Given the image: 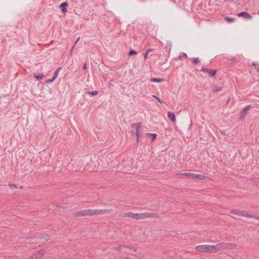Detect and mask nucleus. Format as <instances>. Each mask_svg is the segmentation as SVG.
<instances>
[{
    "mask_svg": "<svg viewBox=\"0 0 259 259\" xmlns=\"http://www.w3.org/2000/svg\"><path fill=\"white\" fill-rule=\"evenodd\" d=\"M147 135L149 136L152 137V141H154L156 139V138L157 137V135L156 134L147 133Z\"/></svg>",
    "mask_w": 259,
    "mask_h": 259,
    "instance_id": "17",
    "label": "nucleus"
},
{
    "mask_svg": "<svg viewBox=\"0 0 259 259\" xmlns=\"http://www.w3.org/2000/svg\"><path fill=\"white\" fill-rule=\"evenodd\" d=\"M54 80V79H53V78H52V79H47V80H46V83H50V82H53Z\"/></svg>",
    "mask_w": 259,
    "mask_h": 259,
    "instance_id": "25",
    "label": "nucleus"
},
{
    "mask_svg": "<svg viewBox=\"0 0 259 259\" xmlns=\"http://www.w3.org/2000/svg\"><path fill=\"white\" fill-rule=\"evenodd\" d=\"M121 249H124V251L126 252H130V251H132L134 252L137 251L136 248H135V247H130V246H123Z\"/></svg>",
    "mask_w": 259,
    "mask_h": 259,
    "instance_id": "7",
    "label": "nucleus"
},
{
    "mask_svg": "<svg viewBox=\"0 0 259 259\" xmlns=\"http://www.w3.org/2000/svg\"><path fill=\"white\" fill-rule=\"evenodd\" d=\"M99 212L97 210H83L76 213V216H91Z\"/></svg>",
    "mask_w": 259,
    "mask_h": 259,
    "instance_id": "3",
    "label": "nucleus"
},
{
    "mask_svg": "<svg viewBox=\"0 0 259 259\" xmlns=\"http://www.w3.org/2000/svg\"><path fill=\"white\" fill-rule=\"evenodd\" d=\"M151 81L155 82H162L164 81V79H158L157 78H152L151 79Z\"/></svg>",
    "mask_w": 259,
    "mask_h": 259,
    "instance_id": "11",
    "label": "nucleus"
},
{
    "mask_svg": "<svg viewBox=\"0 0 259 259\" xmlns=\"http://www.w3.org/2000/svg\"><path fill=\"white\" fill-rule=\"evenodd\" d=\"M34 77L36 79H37L38 80H39V79H41L44 77V75L42 74H38V75L34 74Z\"/></svg>",
    "mask_w": 259,
    "mask_h": 259,
    "instance_id": "16",
    "label": "nucleus"
},
{
    "mask_svg": "<svg viewBox=\"0 0 259 259\" xmlns=\"http://www.w3.org/2000/svg\"><path fill=\"white\" fill-rule=\"evenodd\" d=\"M135 126H136V128H137V136H138V129L139 128L140 126L138 124H135Z\"/></svg>",
    "mask_w": 259,
    "mask_h": 259,
    "instance_id": "28",
    "label": "nucleus"
},
{
    "mask_svg": "<svg viewBox=\"0 0 259 259\" xmlns=\"http://www.w3.org/2000/svg\"><path fill=\"white\" fill-rule=\"evenodd\" d=\"M225 19L228 22H233L234 21L235 19L234 18L229 17H226L225 18Z\"/></svg>",
    "mask_w": 259,
    "mask_h": 259,
    "instance_id": "18",
    "label": "nucleus"
},
{
    "mask_svg": "<svg viewBox=\"0 0 259 259\" xmlns=\"http://www.w3.org/2000/svg\"><path fill=\"white\" fill-rule=\"evenodd\" d=\"M44 255V250L40 249L31 255L28 256L26 259H41Z\"/></svg>",
    "mask_w": 259,
    "mask_h": 259,
    "instance_id": "4",
    "label": "nucleus"
},
{
    "mask_svg": "<svg viewBox=\"0 0 259 259\" xmlns=\"http://www.w3.org/2000/svg\"><path fill=\"white\" fill-rule=\"evenodd\" d=\"M59 70H60V68H58L55 71V73L54 74V77L53 78V79L55 80L57 78V77L58 76V73H59Z\"/></svg>",
    "mask_w": 259,
    "mask_h": 259,
    "instance_id": "19",
    "label": "nucleus"
},
{
    "mask_svg": "<svg viewBox=\"0 0 259 259\" xmlns=\"http://www.w3.org/2000/svg\"><path fill=\"white\" fill-rule=\"evenodd\" d=\"M198 174H193V177H192V179H197V177H198Z\"/></svg>",
    "mask_w": 259,
    "mask_h": 259,
    "instance_id": "26",
    "label": "nucleus"
},
{
    "mask_svg": "<svg viewBox=\"0 0 259 259\" xmlns=\"http://www.w3.org/2000/svg\"><path fill=\"white\" fill-rule=\"evenodd\" d=\"M222 87H214L212 89V91L213 92H220V91H221L222 90Z\"/></svg>",
    "mask_w": 259,
    "mask_h": 259,
    "instance_id": "12",
    "label": "nucleus"
},
{
    "mask_svg": "<svg viewBox=\"0 0 259 259\" xmlns=\"http://www.w3.org/2000/svg\"><path fill=\"white\" fill-rule=\"evenodd\" d=\"M65 11H66V9H65V8H63V9H62V12H64V13H65Z\"/></svg>",
    "mask_w": 259,
    "mask_h": 259,
    "instance_id": "33",
    "label": "nucleus"
},
{
    "mask_svg": "<svg viewBox=\"0 0 259 259\" xmlns=\"http://www.w3.org/2000/svg\"><path fill=\"white\" fill-rule=\"evenodd\" d=\"M86 94L88 95H91L92 96H96L98 94V91H93V92H86Z\"/></svg>",
    "mask_w": 259,
    "mask_h": 259,
    "instance_id": "13",
    "label": "nucleus"
},
{
    "mask_svg": "<svg viewBox=\"0 0 259 259\" xmlns=\"http://www.w3.org/2000/svg\"><path fill=\"white\" fill-rule=\"evenodd\" d=\"M9 186L11 188H12V189H15V188H17V186L15 184H10L9 185Z\"/></svg>",
    "mask_w": 259,
    "mask_h": 259,
    "instance_id": "23",
    "label": "nucleus"
},
{
    "mask_svg": "<svg viewBox=\"0 0 259 259\" xmlns=\"http://www.w3.org/2000/svg\"><path fill=\"white\" fill-rule=\"evenodd\" d=\"M153 51V49H148V50H147V52H147V53H150V52H151V51Z\"/></svg>",
    "mask_w": 259,
    "mask_h": 259,
    "instance_id": "31",
    "label": "nucleus"
},
{
    "mask_svg": "<svg viewBox=\"0 0 259 259\" xmlns=\"http://www.w3.org/2000/svg\"><path fill=\"white\" fill-rule=\"evenodd\" d=\"M87 64H86V63H84V65H83V68L84 69H87Z\"/></svg>",
    "mask_w": 259,
    "mask_h": 259,
    "instance_id": "32",
    "label": "nucleus"
},
{
    "mask_svg": "<svg viewBox=\"0 0 259 259\" xmlns=\"http://www.w3.org/2000/svg\"><path fill=\"white\" fill-rule=\"evenodd\" d=\"M235 247L236 245L234 244L221 243L214 245H198L195 247V249L200 252L214 253L223 249H233Z\"/></svg>",
    "mask_w": 259,
    "mask_h": 259,
    "instance_id": "1",
    "label": "nucleus"
},
{
    "mask_svg": "<svg viewBox=\"0 0 259 259\" xmlns=\"http://www.w3.org/2000/svg\"><path fill=\"white\" fill-rule=\"evenodd\" d=\"M206 179V176H205L204 175H198L197 180H205Z\"/></svg>",
    "mask_w": 259,
    "mask_h": 259,
    "instance_id": "15",
    "label": "nucleus"
},
{
    "mask_svg": "<svg viewBox=\"0 0 259 259\" xmlns=\"http://www.w3.org/2000/svg\"><path fill=\"white\" fill-rule=\"evenodd\" d=\"M193 63L194 64H198V63H199V60L198 59V58H195V59H193Z\"/></svg>",
    "mask_w": 259,
    "mask_h": 259,
    "instance_id": "22",
    "label": "nucleus"
},
{
    "mask_svg": "<svg viewBox=\"0 0 259 259\" xmlns=\"http://www.w3.org/2000/svg\"><path fill=\"white\" fill-rule=\"evenodd\" d=\"M167 116L171 120L172 122H176V118L174 113L171 112H168L167 113Z\"/></svg>",
    "mask_w": 259,
    "mask_h": 259,
    "instance_id": "10",
    "label": "nucleus"
},
{
    "mask_svg": "<svg viewBox=\"0 0 259 259\" xmlns=\"http://www.w3.org/2000/svg\"><path fill=\"white\" fill-rule=\"evenodd\" d=\"M201 71L206 72L209 74V75L213 76L215 75L217 70H210L206 68H202Z\"/></svg>",
    "mask_w": 259,
    "mask_h": 259,
    "instance_id": "6",
    "label": "nucleus"
},
{
    "mask_svg": "<svg viewBox=\"0 0 259 259\" xmlns=\"http://www.w3.org/2000/svg\"><path fill=\"white\" fill-rule=\"evenodd\" d=\"M230 216L235 218L236 217H244L247 218H253L255 217L252 214H249L244 211L240 210L237 209H234L230 211Z\"/></svg>",
    "mask_w": 259,
    "mask_h": 259,
    "instance_id": "2",
    "label": "nucleus"
},
{
    "mask_svg": "<svg viewBox=\"0 0 259 259\" xmlns=\"http://www.w3.org/2000/svg\"><path fill=\"white\" fill-rule=\"evenodd\" d=\"M83 159H81H81H78V160H77V162H78V163L82 162H83Z\"/></svg>",
    "mask_w": 259,
    "mask_h": 259,
    "instance_id": "30",
    "label": "nucleus"
},
{
    "mask_svg": "<svg viewBox=\"0 0 259 259\" xmlns=\"http://www.w3.org/2000/svg\"><path fill=\"white\" fill-rule=\"evenodd\" d=\"M137 54V52H136L135 51L133 50H131V51L129 52V53H128V54H129V55H130V56H132V55H135V54Z\"/></svg>",
    "mask_w": 259,
    "mask_h": 259,
    "instance_id": "21",
    "label": "nucleus"
},
{
    "mask_svg": "<svg viewBox=\"0 0 259 259\" xmlns=\"http://www.w3.org/2000/svg\"><path fill=\"white\" fill-rule=\"evenodd\" d=\"M153 97H154L155 99H156L157 100V101L160 103H162V101L160 100V98H159L158 97H156V96H152Z\"/></svg>",
    "mask_w": 259,
    "mask_h": 259,
    "instance_id": "24",
    "label": "nucleus"
},
{
    "mask_svg": "<svg viewBox=\"0 0 259 259\" xmlns=\"http://www.w3.org/2000/svg\"><path fill=\"white\" fill-rule=\"evenodd\" d=\"M67 6V3L65 2V3H62L60 5V7H63Z\"/></svg>",
    "mask_w": 259,
    "mask_h": 259,
    "instance_id": "27",
    "label": "nucleus"
},
{
    "mask_svg": "<svg viewBox=\"0 0 259 259\" xmlns=\"http://www.w3.org/2000/svg\"><path fill=\"white\" fill-rule=\"evenodd\" d=\"M252 65L254 66L255 67V69L256 71L259 72V63L256 64L255 63H252Z\"/></svg>",
    "mask_w": 259,
    "mask_h": 259,
    "instance_id": "20",
    "label": "nucleus"
},
{
    "mask_svg": "<svg viewBox=\"0 0 259 259\" xmlns=\"http://www.w3.org/2000/svg\"><path fill=\"white\" fill-rule=\"evenodd\" d=\"M140 215L138 214H133V213H128V216L131 217V218H136V219H138V218H140V217H139Z\"/></svg>",
    "mask_w": 259,
    "mask_h": 259,
    "instance_id": "14",
    "label": "nucleus"
},
{
    "mask_svg": "<svg viewBox=\"0 0 259 259\" xmlns=\"http://www.w3.org/2000/svg\"><path fill=\"white\" fill-rule=\"evenodd\" d=\"M193 173H190V172H185V173H181L179 175L182 178H191L192 179L193 177Z\"/></svg>",
    "mask_w": 259,
    "mask_h": 259,
    "instance_id": "9",
    "label": "nucleus"
},
{
    "mask_svg": "<svg viewBox=\"0 0 259 259\" xmlns=\"http://www.w3.org/2000/svg\"><path fill=\"white\" fill-rule=\"evenodd\" d=\"M148 53H147V52H146V53L144 55V59H145V60H146L147 59V58H148Z\"/></svg>",
    "mask_w": 259,
    "mask_h": 259,
    "instance_id": "29",
    "label": "nucleus"
},
{
    "mask_svg": "<svg viewBox=\"0 0 259 259\" xmlns=\"http://www.w3.org/2000/svg\"><path fill=\"white\" fill-rule=\"evenodd\" d=\"M237 16L239 17H243L245 19L249 20H250L252 18V17L251 16V15L246 12L238 13L237 14Z\"/></svg>",
    "mask_w": 259,
    "mask_h": 259,
    "instance_id": "5",
    "label": "nucleus"
},
{
    "mask_svg": "<svg viewBox=\"0 0 259 259\" xmlns=\"http://www.w3.org/2000/svg\"><path fill=\"white\" fill-rule=\"evenodd\" d=\"M250 108V106L248 105V106L245 107L244 108H243L241 110V117L242 118H244L247 112L249 110Z\"/></svg>",
    "mask_w": 259,
    "mask_h": 259,
    "instance_id": "8",
    "label": "nucleus"
}]
</instances>
